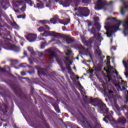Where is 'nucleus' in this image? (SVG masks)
<instances>
[{
  "label": "nucleus",
  "instance_id": "1",
  "mask_svg": "<svg viewBox=\"0 0 128 128\" xmlns=\"http://www.w3.org/2000/svg\"><path fill=\"white\" fill-rule=\"evenodd\" d=\"M89 104H93L92 106H96H96L100 108L101 114H108V108H106V106L104 104L102 100L98 98H92L90 97L89 98Z\"/></svg>",
  "mask_w": 128,
  "mask_h": 128
},
{
  "label": "nucleus",
  "instance_id": "2",
  "mask_svg": "<svg viewBox=\"0 0 128 128\" xmlns=\"http://www.w3.org/2000/svg\"><path fill=\"white\" fill-rule=\"evenodd\" d=\"M106 20H112V22H116L118 23V26L116 25L112 26H105V28L107 32H111L114 33L116 32V30H118V26L122 24V21L118 20L116 18L108 17L106 18Z\"/></svg>",
  "mask_w": 128,
  "mask_h": 128
},
{
  "label": "nucleus",
  "instance_id": "3",
  "mask_svg": "<svg viewBox=\"0 0 128 128\" xmlns=\"http://www.w3.org/2000/svg\"><path fill=\"white\" fill-rule=\"evenodd\" d=\"M54 2H58L60 4L63 6L65 8L70 6V4L74 2L76 4V6H78V4H80V0H64V2L62 0H55Z\"/></svg>",
  "mask_w": 128,
  "mask_h": 128
},
{
  "label": "nucleus",
  "instance_id": "4",
  "mask_svg": "<svg viewBox=\"0 0 128 128\" xmlns=\"http://www.w3.org/2000/svg\"><path fill=\"white\" fill-rule=\"evenodd\" d=\"M78 10V16H88L90 14V10L86 7H78L74 8V11Z\"/></svg>",
  "mask_w": 128,
  "mask_h": 128
},
{
  "label": "nucleus",
  "instance_id": "5",
  "mask_svg": "<svg viewBox=\"0 0 128 128\" xmlns=\"http://www.w3.org/2000/svg\"><path fill=\"white\" fill-rule=\"evenodd\" d=\"M104 6H106V2H102V0H97L94 8L96 10H100L104 8Z\"/></svg>",
  "mask_w": 128,
  "mask_h": 128
},
{
  "label": "nucleus",
  "instance_id": "6",
  "mask_svg": "<svg viewBox=\"0 0 128 128\" xmlns=\"http://www.w3.org/2000/svg\"><path fill=\"white\" fill-rule=\"evenodd\" d=\"M7 45L8 46V50H13L16 52H18L20 51V48L18 46H16L10 43L7 44Z\"/></svg>",
  "mask_w": 128,
  "mask_h": 128
},
{
  "label": "nucleus",
  "instance_id": "7",
  "mask_svg": "<svg viewBox=\"0 0 128 128\" xmlns=\"http://www.w3.org/2000/svg\"><path fill=\"white\" fill-rule=\"evenodd\" d=\"M25 38L30 42H34L36 40V36L34 34H28Z\"/></svg>",
  "mask_w": 128,
  "mask_h": 128
},
{
  "label": "nucleus",
  "instance_id": "8",
  "mask_svg": "<svg viewBox=\"0 0 128 128\" xmlns=\"http://www.w3.org/2000/svg\"><path fill=\"white\" fill-rule=\"evenodd\" d=\"M64 40L67 44H70L74 42V38L68 35H65Z\"/></svg>",
  "mask_w": 128,
  "mask_h": 128
},
{
  "label": "nucleus",
  "instance_id": "9",
  "mask_svg": "<svg viewBox=\"0 0 128 128\" xmlns=\"http://www.w3.org/2000/svg\"><path fill=\"white\" fill-rule=\"evenodd\" d=\"M81 122H82L84 126H86V128H92V122H88V121H87L86 119V118H84V116L82 117Z\"/></svg>",
  "mask_w": 128,
  "mask_h": 128
},
{
  "label": "nucleus",
  "instance_id": "10",
  "mask_svg": "<svg viewBox=\"0 0 128 128\" xmlns=\"http://www.w3.org/2000/svg\"><path fill=\"white\" fill-rule=\"evenodd\" d=\"M2 38H3L4 41H2V40H0V46H6L8 48V44H10V39L8 38H6L4 37H2Z\"/></svg>",
  "mask_w": 128,
  "mask_h": 128
},
{
  "label": "nucleus",
  "instance_id": "11",
  "mask_svg": "<svg viewBox=\"0 0 128 128\" xmlns=\"http://www.w3.org/2000/svg\"><path fill=\"white\" fill-rule=\"evenodd\" d=\"M100 20V18L98 16H96L94 18V26H96V30H98V32L100 30V24L98 23V20Z\"/></svg>",
  "mask_w": 128,
  "mask_h": 128
},
{
  "label": "nucleus",
  "instance_id": "12",
  "mask_svg": "<svg viewBox=\"0 0 128 128\" xmlns=\"http://www.w3.org/2000/svg\"><path fill=\"white\" fill-rule=\"evenodd\" d=\"M4 108H2L0 109V112H2V114L6 116H10V113L9 112L8 113V110H9L8 106L6 104H4Z\"/></svg>",
  "mask_w": 128,
  "mask_h": 128
},
{
  "label": "nucleus",
  "instance_id": "13",
  "mask_svg": "<svg viewBox=\"0 0 128 128\" xmlns=\"http://www.w3.org/2000/svg\"><path fill=\"white\" fill-rule=\"evenodd\" d=\"M10 88L14 92L15 94L17 95L18 92H20V89L18 88V87H16V86L14 84H12L10 86Z\"/></svg>",
  "mask_w": 128,
  "mask_h": 128
},
{
  "label": "nucleus",
  "instance_id": "14",
  "mask_svg": "<svg viewBox=\"0 0 128 128\" xmlns=\"http://www.w3.org/2000/svg\"><path fill=\"white\" fill-rule=\"evenodd\" d=\"M66 34L56 33L54 32H53V33L52 34V36H54V38H64Z\"/></svg>",
  "mask_w": 128,
  "mask_h": 128
},
{
  "label": "nucleus",
  "instance_id": "15",
  "mask_svg": "<svg viewBox=\"0 0 128 128\" xmlns=\"http://www.w3.org/2000/svg\"><path fill=\"white\" fill-rule=\"evenodd\" d=\"M38 76H40V74L48 76V70L44 68H40V70H38Z\"/></svg>",
  "mask_w": 128,
  "mask_h": 128
},
{
  "label": "nucleus",
  "instance_id": "16",
  "mask_svg": "<svg viewBox=\"0 0 128 128\" xmlns=\"http://www.w3.org/2000/svg\"><path fill=\"white\" fill-rule=\"evenodd\" d=\"M60 24H64V26H68L70 22V18H66L64 20H59Z\"/></svg>",
  "mask_w": 128,
  "mask_h": 128
},
{
  "label": "nucleus",
  "instance_id": "17",
  "mask_svg": "<svg viewBox=\"0 0 128 128\" xmlns=\"http://www.w3.org/2000/svg\"><path fill=\"white\" fill-rule=\"evenodd\" d=\"M52 34H54V32L44 30V33L41 34V36H52Z\"/></svg>",
  "mask_w": 128,
  "mask_h": 128
},
{
  "label": "nucleus",
  "instance_id": "18",
  "mask_svg": "<svg viewBox=\"0 0 128 128\" xmlns=\"http://www.w3.org/2000/svg\"><path fill=\"white\" fill-rule=\"evenodd\" d=\"M112 115H107L105 116V118H104L103 120L106 122V124H108L109 122H114V120H112Z\"/></svg>",
  "mask_w": 128,
  "mask_h": 128
},
{
  "label": "nucleus",
  "instance_id": "19",
  "mask_svg": "<svg viewBox=\"0 0 128 128\" xmlns=\"http://www.w3.org/2000/svg\"><path fill=\"white\" fill-rule=\"evenodd\" d=\"M94 54L96 56H98L100 58H102V52L100 50L99 46H97V48L94 50Z\"/></svg>",
  "mask_w": 128,
  "mask_h": 128
},
{
  "label": "nucleus",
  "instance_id": "20",
  "mask_svg": "<svg viewBox=\"0 0 128 128\" xmlns=\"http://www.w3.org/2000/svg\"><path fill=\"white\" fill-rule=\"evenodd\" d=\"M58 16L55 15L51 20H50V22L53 24H56L58 22Z\"/></svg>",
  "mask_w": 128,
  "mask_h": 128
},
{
  "label": "nucleus",
  "instance_id": "21",
  "mask_svg": "<svg viewBox=\"0 0 128 128\" xmlns=\"http://www.w3.org/2000/svg\"><path fill=\"white\" fill-rule=\"evenodd\" d=\"M40 118L41 120H43V122L46 128H50V125H48V124L46 123V118H44V114H41Z\"/></svg>",
  "mask_w": 128,
  "mask_h": 128
},
{
  "label": "nucleus",
  "instance_id": "22",
  "mask_svg": "<svg viewBox=\"0 0 128 128\" xmlns=\"http://www.w3.org/2000/svg\"><path fill=\"white\" fill-rule=\"evenodd\" d=\"M22 2L18 0H14L12 2V4L14 6H15V8H18V6H22Z\"/></svg>",
  "mask_w": 128,
  "mask_h": 128
},
{
  "label": "nucleus",
  "instance_id": "23",
  "mask_svg": "<svg viewBox=\"0 0 128 128\" xmlns=\"http://www.w3.org/2000/svg\"><path fill=\"white\" fill-rule=\"evenodd\" d=\"M65 60L66 62L65 61L64 62L66 66H72V61H70V57H68V56L66 57ZM66 62H69V64H68Z\"/></svg>",
  "mask_w": 128,
  "mask_h": 128
},
{
  "label": "nucleus",
  "instance_id": "24",
  "mask_svg": "<svg viewBox=\"0 0 128 128\" xmlns=\"http://www.w3.org/2000/svg\"><path fill=\"white\" fill-rule=\"evenodd\" d=\"M118 122L122 124H125L126 122V119L124 117H122L118 118Z\"/></svg>",
  "mask_w": 128,
  "mask_h": 128
},
{
  "label": "nucleus",
  "instance_id": "25",
  "mask_svg": "<svg viewBox=\"0 0 128 128\" xmlns=\"http://www.w3.org/2000/svg\"><path fill=\"white\" fill-rule=\"evenodd\" d=\"M5 32H3L2 34L0 33V36H10V32L8 31L6 29L4 28Z\"/></svg>",
  "mask_w": 128,
  "mask_h": 128
},
{
  "label": "nucleus",
  "instance_id": "26",
  "mask_svg": "<svg viewBox=\"0 0 128 128\" xmlns=\"http://www.w3.org/2000/svg\"><path fill=\"white\" fill-rule=\"evenodd\" d=\"M53 106H54V108L58 114H60V108L58 107V104H54Z\"/></svg>",
  "mask_w": 128,
  "mask_h": 128
},
{
  "label": "nucleus",
  "instance_id": "27",
  "mask_svg": "<svg viewBox=\"0 0 128 128\" xmlns=\"http://www.w3.org/2000/svg\"><path fill=\"white\" fill-rule=\"evenodd\" d=\"M0 8H2L4 10H6V3L4 2L3 0H0Z\"/></svg>",
  "mask_w": 128,
  "mask_h": 128
},
{
  "label": "nucleus",
  "instance_id": "28",
  "mask_svg": "<svg viewBox=\"0 0 128 128\" xmlns=\"http://www.w3.org/2000/svg\"><path fill=\"white\" fill-rule=\"evenodd\" d=\"M84 43L86 46H92V41H84Z\"/></svg>",
  "mask_w": 128,
  "mask_h": 128
},
{
  "label": "nucleus",
  "instance_id": "29",
  "mask_svg": "<svg viewBox=\"0 0 128 128\" xmlns=\"http://www.w3.org/2000/svg\"><path fill=\"white\" fill-rule=\"evenodd\" d=\"M47 52H50V58H56V54H54V52H51L50 49H48L47 50Z\"/></svg>",
  "mask_w": 128,
  "mask_h": 128
},
{
  "label": "nucleus",
  "instance_id": "30",
  "mask_svg": "<svg viewBox=\"0 0 128 128\" xmlns=\"http://www.w3.org/2000/svg\"><path fill=\"white\" fill-rule=\"evenodd\" d=\"M40 22L42 24H50V21L48 20H41L40 21Z\"/></svg>",
  "mask_w": 128,
  "mask_h": 128
},
{
  "label": "nucleus",
  "instance_id": "31",
  "mask_svg": "<svg viewBox=\"0 0 128 128\" xmlns=\"http://www.w3.org/2000/svg\"><path fill=\"white\" fill-rule=\"evenodd\" d=\"M28 50L29 52H30L31 54H33V56H34V54H36V52H34V49H32V48L28 47Z\"/></svg>",
  "mask_w": 128,
  "mask_h": 128
},
{
  "label": "nucleus",
  "instance_id": "32",
  "mask_svg": "<svg viewBox=\"0 0 128 128\" xmlns=\"http://www.w3.org/2000/svg\"><path fill=\"white\" fill-rule=\"evenodd\" d=\"M67 70H68V74H74V72H72V67H70V66H66V68Z\"/></svg>",
  "mask_w": 128,
  "mask_h": 128
},
{
  "label": "nucleus",
  "instance_id": "33",
  "mask_svg": "<svg viewBox=\"0 0 128 128\" xmlns=\"http://www.w3.org/2000/svg\"><path fill=\"white\" fill-rule=\"evenodd\" d=\"M95 27H96V28L92 27L90 30L92 34L94 35H96V30H98V29H96V26H95Z\"/></svg>",
  "mask_w": 128,
  "mask_h": 128
},
{
  "label": "nucleus",
  "instance_id": "34",
  "mask_svg": "<svg viewBox=\"0 0 128 128\" xmlns=\"http://www.w3.org/2000/svg\"><path fill=\"white\" fill-rule=\"evenodd\" d=\"M120 12L122 16H124L126 14V11H124V7L121 8Z\"/></svg>",
  "mask_w": 128,
  "mask_h": 128
},
{
  "label": "nucleus",
  "instance_id": "35",
  "mask_svg": "<svg viewBox=\"0 0 128 128\" xmlns=\"http://www.w3.org/2000/svg\"><path fill=\"white\" fill-rule=\"evenodd\" d=\"M36 6L38 8H44V4L42 3H37Z\"/></svg>",
  "mask_w": 128,
  "mask_h": 128
},
{
  "label": "nucleus",
  "instance_id": "36",
  "mask_svg": "<svg viewBox=\"0 0 128 128\" xmlns=\"http://www.w3.org/2000/svg\"><path fill=\"white\" fill-rule=\"evenodd\" d=\"M12 26H13L14 28H18V24H16V22H14L12 24Z\"/></svg>",
  "mask_w": 128,
  "mask_h": 128
},
{
  "label": "nucleus",
  "instance_id": "37",
  "mask_svg": "<svg viewBox=\"0 0 128 128\" xmlns=\"http://www.w3.org/2000/svg\"><path fill=\"white\" fill-rule=\"evenodd\" d=\"M38 30L39 32H44V26H40L38 28Z\"/></svg>",
  "mask_w": 128,
  "mask_h": 128
},
{
  "label": "nucleus",
  "instance_id": "38",
  "mask_svg": "<svg viewBox=\"0 0 128 128\" xmlns=\"http://www.w3.org/2000/svg\"><path fill=\"white\" fill-rule=\"evenodd\" d=\"M17 18H23V20H24L26 18V14L18 16Z\"/></svg>",
  "mask_w": 128,
  "mask_h": 128
},
{
  "label": "nucleus",
  "instance_id": "39",
  "mask_svg": "<svg viewBox=\"0 0 128 128\" xmlns=\"http://www.w3.org/2000/svg\"><path fill=\"white\" fill-rule=\"evenodd\" d=\"M56 62L59 64L60 66H62V60H60L58 58H56Z\"/></svg>",
  "mask_w": 128,
  "mask_h": 128
},
{
  "label": "nucleus",
  "instance_id": "40",
  "mask_svg": "<svg viewBox=\"0 0 128 128\" xmlns=\"http://www.w3.org/2000/svg\"><path fill=\"white\" fill-rule=\"evenodd\" d=\"M82 98L84 102H86V100H88V96L82 95Z\"/></svg>",
  "mask_w": 128,
  "mask_h": 128
},
{
  "label": "nucleus",
  "instance_id": "41",
  "mask_svg": "<svg viewBox=\"0 0 128 128\" xmlns=\"http://www.w3.org/2000/svg\"><path fill=\"white\" fill-rule=\"evenodd\" d=\"M46 42H42L41 44V46H40L41 48L42 49L44 48L46 46Z\"/></svg>",
  "mask_w": 128,
  "mask_h": 128
},
{
  "label": "nucleus",
  "instance_id": "42",
  "mask_svg": "<svg viewBox=\"0 0 128 128\" xmlns=\"http://www.w3.org/2000/svg\"><path fill=\"white\" fill-rule=\"evenodd\" d=\"M90 0H82V2L84 4H90Z\"/></svg>",
  "mask_w": 128,
  "mask_h": 128
},
{
  "label": "nucleus",
  "instance_id": "43",
  "mask_svg": "<svg viewBox=\"0 0 128 128\" xmlns=\"http://www.w3.org/2000/svg\"><path fill=\"white\" fill-rule=\"evenodd\" d=\"M112 34L113 33L112 32L110 31H107V32L106 33V34H107V36L109 38H110V36H112Z\"/></svg>",
  "mask_w": 128,
  "mask_h": 128
},
{
  "label": "nucleus",
  "instance_id": "44",
  "mask_svg": "<svg viewBox=\"0 0 128 128\" xmlns=\"http://www.w3.org/2000/svg\"><path fill=\"white\" fill-rule=\"evenodd\" d=\"M60 68H61V70L64 72V70H66V68H64V66H62V65H61L60 66Z\"/></svg>",
  "mask_w": 128,
  "mask_h": 128
},
{
  "label": "nucleus",
  "instance_id": "45",
  "mask_svg": "<svg viewBox=\"0 0 128 128\" xmlns=\"http://www.w3.org/2000/svg\"><path fill=\"white\" fill-rule=\"evenodd\" d=\"M22 4L25 2L26 4H28V2H30V0H21Z\"/></svg>",
  "mask_w": 128,
  "mask_h": 128
},
{
  "label": "nucleus",
  "instance_id": "46",
  "mask_svg": "<svg viewBox=\"0 0 128 128\" xmlns=\"http://www.w3.org/2000/svg\"><path fill=\"white\" fill-rule=\"evenodd\" d=\"M27 72H28L30 74H34V70H32L28 71Z\"/></svg>",
  "mask_w": 128,
  "mask_h": 128
},
{
  "label": "nucleus",
  "instance_id": "47",
  "mask_svg": "<svg viewBox=\"0 0 128 128\" xmlns=\"http://www.w3.org/2000/svg\"><path fill=\"white\" fill-rule=\"evenodd\" d=\"M6 70L4 68H2L0 66V72H6Z\"/></svg>",
  "mask_w": 128,
  "mask_h": 128
},
{
  "label": "nucleus",
  "instance_id": "48",
  "mask_svg": "<svg viewBox=\"0 0 128 128\" xmlns=\"http://www.w3.org/2000/svg\"><path fill=\"white\" fill-rule=\"evenodd\" d=\"M114 86L116 88H120V90H122V87H120V84H114Z\"/></svg>",
  "mask_w": 128,
  "mask_h": 128
},
{
  "label": "nucleus",
  "instance_id": "49",
  "mask_svg": "<svg viewBox=\"0 0 128 128\" xmlns=\"http://www.w3.org/2000/svg\"><path fill=\"white\" fill-rule=\"evenodd\" d=\"M32 126L35 128H40V125H38V124H32Z\"/></svg>",
  "mask_w": 128,
  "mask_h": 128
},
{
  "label": "nucleus",
  "instance_id": "50",
  "mask_svg": "<svg viewBox=\"0 0 128 128\" xmlns=\"http://www.w3.org/2000/svg\"><path fill=\"white\" fill-rule=\"evenodd\" d=\"M34 88H32L30 89V92L31 96H32L34 94Z\"/></svg>",
  "mask_w": 128,
  "mask_h": 128
},
{
  "label": "nucleus",
  "instance_id": "51",
  "mask_svg": "<svg viewBox=\"0 0 128 128\" xmlns=\"http://www.w3.org/2000/svg\"><path fill=\"white\" fill-rule=\"evenodd\" d=\"M26 6H23L20 8V10L21 12H26Z\"/></svg>",
  "mask_w": 128,
  "mask_h": 128
},
{
  "label": "nucleus",
  "instance_id": "52",
  "mask_svg": "<svg viewBox=\"0 0 128 128\" xmlns=\"http://www.w3.org/2000/svg\"><path fill=\"white\" fill-rule=\"evenodd\" d=\"M19 78H20V80H30V78H28L19 77Z\"/></svg>",
  "mask_w": 128,
  "mask_h": 128
},
{
  "label": "nucleus",
  "instance_id": "53",
  "mask_svg": "<svg viewBox=\"0 0 128 128\" xmlns=\"http://www.w3.org/2000/svg\"><path fill=\"white\" fill-rule=\"evenodd\" d=\"M112 1H110L108 3H105V6H112Z\"/></svg>",
  "mask_w": 128,
  "mask_h": 128
},
{
  "label": "nucleus",
  "instance_id": "54",
  "mask_svg": "<svg viewBox=\"0 0 128 128\" xmlns=\"http://www.w3.org/2000/svg\"><path fill=\"white\" fill-rule=\"evenodd\" d=\"M123 64L125 66V68H128V64H126V62L123 60Z\"/></svg>",
  "mask_w": 128,
  "mask_h": 128
},
{
  "label": "nucleus",
  "instance_id": "55",
  "mask_svg": "<svg viewBox=\"0 0 128 128\" xmlns=\"http://www.w3.org/2000/svg\"><path fill=\"white\" fill-rule=\"evenodd\" d=\"M44 30H45V29H46V30H50V27H49L48 26V25H46V24L44 25Z\"/></svg>",
  "mask_w": 128,
  "mask_h": 128
},
{
  "label": "nucleus",
  "instance_id": "56",
  "mask_svg": "<svg viewBox=\"0 0 128 128\" xmlns=\"http://www.w3.org/2000/svg\"><path fill=\"white\" fill-rule=\"evenodd\" d=\"M106 78L108 79V82L112 80V76H110V75H106Z\"/></svg>",
  "mask_w": 128,
  "mask_h": 128
},
{
  "label": "nucleus",
  "instance_id": "57",
  "mask_svg": "<svg viewBox=\"0 0 128 128\" xmlns=\"http://www.w3.org/2000/svg\"><path fill=\"white\" fill-rule=\"evenodd\" d=\"M28 2H30L29 4L30 6H34V2L31 0H30V1Z\"/></svg>",
  "mask_w": 128,
  "mask_h": 128
},
{
  "label": "nucleus",
  "instance_id": "58",
  "mask_svg": "<svg viewBox=\"0 0 128 128\" xmlns=\"http://www.w3.org/2000/svg\"><path fill=\"white\" fill-rule=\"evenodd\" d=\"M28 60L30 62V64H34V62H32V59H30V58H28Z\"/></svg>",
  "mask_w": 128,
  "mask_h": 128
},
{
  "label": "nucleus",
  "instance_id": "59",
  "mask_svg": "<svg viewBox=\"0 0 128 128\" xmlns=\"http://www.w3.org/2000/svg\"><path fill=\"white\" fill-rule=\"evenodd\" d=\"M112 68H112V66L110 65V66L108 68V70H112Z\"/></svg>",
  "mask_w": 128,
  "mask_h": 128
},
{
  "label": "nucleus",
  "instance_id": "60",
  "mask_svg": "<svg viewBox=\"0 0 128 128\" xmlns=\"http://www.w3.org/2000/svg\"><path fill=\"white\" fill-rule=\"evenodd\" d=\"M78 86L79 88H81L82 90L84 89V87L82 86V84H80V83H78Z\"/></svg>",
  "mask_w": 128,
  "mask_h": 128
},
{
  "label": "nucleus",
  "instance_id": "61",
  "mask_svg": "<svg viewBox=\"0 0 128 128\" xmlns=\"http://www.w3.org/2000/svg\"><path fill=\"white\" fill-rule=\"evenodd\" d=\"M21 75L22 76H26V72L22 71L20 72Z\"/></svg>",
  "mask_w": 128,
  "mask_h": 128
},
{
  "label": "nucleus",
  "instance_id": "62",
  "mask_svg": "<svg viewBox=\"0 0 128 128\" xmlns=\"http://www.w3.org/2000/svg\"><path fill=\"white\" fill-rule=\"evenodd\" d=\"M23 54H24V56H28V53L26 52V51H24Z\"/></svg>",
  "mask_w": 128,
  "mask_h": 128
},
{
  "label": "nucleus",
  "instance_id": "63",
  "mask_svg": "<svg viewBox=\"0 0 128 128\" xmlns=\"http://www.w3.org/2000/svg\"><path fill=\"white\" fill-rule=\"evenodd\" d=\"M79 48H80L82 50H84V46H81L79 47Z\"/></svg>",
  "mask_w": 128,
  "mask_h": 128
},
{
  "label": "nucleus",
  "instance_id": "64",
  "mask_svg": "<svg viewBox=\"0 0 128 128\" xmlns=\"http://www.w3.org/2000/svg\"><path fill=\"white\" fill-rule=\"evenodd\" d=\"M92 26V22H90L88 23V26Z\"/></svg>",
  "mask_w": 128,
  "mask_h": 128
}]
</instances>
